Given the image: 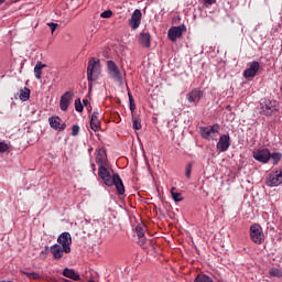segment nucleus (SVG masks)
Listing matches in <instances>:
<instances>
[{"instance_id":"15","label":"nucleus","mask_w":282,"mask_h":282,"mask_svg":"<svg viewBox=\"0 0 282 282\" xmlns=\"http://www.w3.org/2000/svg\"><path fill=\"white\" fill-rule=\"evenodd\" d=\"M96 163L98 166H109L107 163V152L105 150H99L96 156Z\"/></svg>"},{"instance_id":"7","label":"nucleus","mask_w":282,"mask_h":282,"mask_svg":"<svg viewBox=\"0 0 282 282\" xmlns=\"http://www.w3.org/2000/svg\"><path fill=\"white\" fill-rule=\"evenodd\" d=\"M186 31V25L181 24L178 26H172L167 31V39L172 41V43H175L177 39H182V34Z\"/></svg>"},{"instance_id":"25","label":"nucleus","mask_w":282,"mask_h":282,"mask_svg":"<svg viewBox=\"0 0 282 282\" xmlns=\"http://www.w3.org/2000/svg\"><path fill=\"white\" fill-rule=\"evenodd\" d=\"M171 195L174 202H183L184 197L182 196V193L175 192V187H172Z\"/></svg>"},{"instance_id":"16","label":"nucleus","mask_w":282,"mask_h":282,"mask_svg":"<svg viewBox=\"0 0 282 282\" xmlns=\"http://www.w3.org/2000/svg\"><path fill=\"white\" fill-rule=\"evenodd\" d=\"M139 43L142 47H151V34L141 32L139 35Z\"/></svg>"},{"instance_id":"14","label":"nucleus","mask_w":282,"mask_h":282,"mask_svg":"<svg viewBox=\"0 0 282 282\" xmlns=\"http://www.w3.org/2000/svg\"><path fill=\"white\" fill-rule=\"evenodd\" d=\"M51 253L56 260L63 259V254H65V247H62L61 245H53L51 247Z\"/></svg>"},{"instance_id":"6","label":"nucleus","mask_w":282,"mask_h":282,"mask_svg":"<svg viewBox=\"0 0 282 282\" xmlns=\"http://www.w3.org/2000/svg\"><path fill=\"white\" fill-rule=\"evenodd\" d=\"M57 243L64 248L65 254L72 252V235L69 232H63L57 238Z\"/></svg>"},{"instance_id":"35","label":"nucleus","mask_w":282,"mask_h":282,"mask_svg":"<svg viewBox=\"0 0 282 282\" xmlns=\"http://www.w3.org/2000/svg\"><path fill=\"white\" fill-rule=\"evenodd\" d=\"M8 149H10V145H8V143L6 142H0V153H6V151H8Z\"/></svg>"},{"instance_id":"13","label":"nucleus","mask_w":282,"mask_h":282,"mask_svg":"<svg viewBox=\"0 0 282 282\" xmlns=\"http://www.w3.org/2000/svg\"><path fill=\"white\" fill-rule=\"evenodd\" d=\"M48 122L51 128L55 129V131H65V122H63V119L59 117H51Z\"/></svg>"},{"instance_id":"39","label":"nucleus","mask_w":282,"mask_h":282,"mask_svg":"<svg viewBox=\"0 0 282 282\" xmlns=\"http://www.w3.org/2000/svg\"><path fill=\"white\" fill-rule=\"evenodd\" d=\"M112 78H117V80H121L120 72H115L111 74Z\"/></svg>"},{"instance_id":"37","label":"nucleus","mask_w":282,"mask_h":282,"mask_svg":"<svg viewBox=\"0 0 282 282\" xmlns=\"http://www.w3.org/2000/svg\"><path fill=\"white\" fill-rule=\"evenodd\" d=\"M80 131V127L78 126H73L72 128V135H77Z\"/></svg>"},{"instance_id":"24","label":"nucleus","mask_w":282,"mask_h":282,"mask_svg":"<svg viewBox=\"0 0 282 282\" xmlns=\"http://www.w3.org/2000/svg\"><path fill=\"white\" fill-rule=\"evenodd\" d=\"M100 78V73L99 72H89L87 74V79L89 83H96Z\"/></svg>"},{"instance_id":"9","label":"nucleus","mask_w":282,"mask_h":282,"mask_svg":"<svg viewBox=\"0 0 282 282\" xmlns=\"http://www.w3.org/2000/svg\"><path fill=\"white\" fill-rule=\"evenodd\" d=\"M216 149L220 152V153H226V151L228 149H230V135L228 134H221L217 144H216Z\"/></svg>"},{"instance_id":"20","label":"nucleus","mask_w":282,"mask_h":282,"mask_svg":"<svg viewBox=\"0 0 282 282\" xmlns=\"http://www.w3.org/2000/svg\"><path fill=\"white\" fill-rule=\"evenodd\" d=\"M30 88L24 87L22 89H20V94H19V98L20 100H22V102H28V100H30Z\"/></svg>"},{"instance_id":"2","label":"nucleus","mask_w":282,"mask_h":282,"mask_svg":"<svg viewBox=\"0 0 282 282\" xmlns=\"http://www.w3.org/2000/svg\"><path fill=\"white\" fill-rule=\"evenodd\" d=\"M260 113L262 116H279L281 113V104L276 100L264 99L260 102Z\"/></svg>"},{"instance_id":"11","label":"nucleus","mask_w":282,"mask_h":282,"mask_svg":"<svg viewBox=\"0 0 282 282\" xmlns=\"http://www.w3.org/2000/svg\"><path fill=\"white\" fill-rule=\"evenodd\" d=\"M129 23L132 30H138L140 28V23H142V11L135 9L129 20Z\"/></svg>"},{"instance_id":"36","label":"nucleus","mask_w":282,"mask_h":282,"mask_svg":"<svg viewBox=\"0 0 282 282\" xmlns=\"http://www.w3.org/2000/svg\"><path fill=\"white\" fill-rule=\"evenodd\" d=\"M46 25L51 29L52 34H54V32H56V28H58V24L54 22H48Z\"/></svg>"},{"instance_id":"21","label":"nucleus","mask_w":282,"mask_h":282,"mask_svg":"<svg viewBox=\"0 0 282 282\" xmlns=\"http://www.w3.org/2000/svg\"><path fill=\"white\" fill-rule=\"evenodd\" d=\"M135 232L139 239H142L144 237V232H147V226H144V224L137 225Z\"/></svg>"},{"instance_id":"28","label":"nucleus","mask_w":282,"mask_h":282,"mask_svg":"<svg viewBox=\"0 0 282 282\" xmlns=\"http://www.w3.org/2000/svg\"><path fill=\"white\" fill-rule=\"evenodd\" d=\"M269 274L271 276H278V279H280V276H282V272L280 269L273 268L270 270Z\"/></svg>"},{"instance_id":"27","label":"nucleus","mask_w":282,"mask_h":282,"mask_svg":"<svg viewBox=\"0 0 282 282\" xmlns=\"http://www.w3.org/2000/svg\"><path fill=\"white\" fill-rule=\"evenodd\" d=\"M108 72H118V66L116 65V62L108 61L107 62Z\"/></svg>"},{"instance_id":"41","label":"nucleus","mask_w":282,"mask_h":282,"mask_svg":"<svg viewBox=\"0 0 282 282\" xmlns=\"http://www.w3.org/2000/svg\"><path fill=\"white\" fill-rule=\"evenodd\" d=\"M41 75H42L41 72H36V73H35V78H37V80H41Z\"/></svg>"},{"instance_id":"5","label":"nucleus","mask_w":282,"mask_h":282,"mask_svg":"<svg viewBox=\"0 0 282 282\" xmlns=\"http://www.w3.org/2000/svg\"><path fill=\"white\" fill-rule=\"evenodd\" d=\"M220 126L215 123L214 126L200 128V135L204 140H217L219 135Z\"/></svg>"},{"instance_id":"29","label":"nucleus","mask_w":282,"mask_h":282,"mask_svg":"<svg viewBox=\"0 0 282 282\" xmlns=\"http://www.w3.org/2000/svg\"><path fill=\"white\" fill-rule=\"evenodd\" d=\"M100 17H101V19H111V17H113V11L106 10V11L101 12Z\"/></svg>"},{"instance_id":"8","label":"nucleus","mask_w":282,"mask_h":282,"mask_svg":"<svg viewBox=\"0 0 282 282\" xmlns=\"http://www.w3.org/2000/svg\"><path fill=\"white\" fill-rule=\"evenodd\" d=\"M253 159H256L257 162H261V164H268V162H270V150L259 149L253 151Z\"/></svg>"},{"instance_id":"32","label":"nucleus","mask_w":282,"mask_h":282,"mask_svg":"<svg viewBox=\"0 0 282 282\" xmlns=\"http://www.w3.org/2000/svg\"><path fill=\"white\" fill-rule=\"evenodd\" d=\"M254 76H257L256 72H245L243 73V77L247 78V80H252V78H254Z\"/></svg>"},{"instance_id":"1","label":"nucleus","mask_w":282,"mask_h":282,"mask_svg":"<svg viewBox=\"0 0 282 282\" xmlns=\"http://www.w3.org/2000/svg\"><path fill=\"white\" fill-rule=\"evenodd\" d=\"M98 176L104 182L105 186H116L117 193L124 195V183H122V178H120L118 173L111 175L108 166H99Z\"/></svg>"},{"instance_id":"18","label":"nucleus","mask_w":282,"mask_h":282,"mask_svg":"<svg viewBox=\"0 0 282 282\" xmlns=\"http://www.w3.org/2000/svg\"><path fill=\"white\" fill-rule=\"evenodd\" d=\"M90 129L93 131H100V119L98 118V112H94L90 118Z\"/></svg>"},{"instance_id":"44","label":"nucleus","mask_w":282,"mask_h":282,"mask_svg":"<svg viewBox=\"0 0 282 282\" xmlns=\"http://www.w3.org/2000/svg\"><path fill=\"white\" fill-rule=\"evenodd\" d=\"M2 3H6V0H0V6H2Z\"/></svg>"},{"instance_id":"31","label":"nucleus","mask_w":282,"mask_h":282,"mask_svg":"<svg viewBox=\"0 0 282 282\" xmlns=\"http://www.w3.org/2000/svg\"><path fill=\"white\" fill-rule=\"evenodd\" d=\"M41 69H47V66L45 64H43L42 62H37L34 67V72H41Z\"/></svg>"},{"instance_id":"3","label":"nucleus","mask_w":282,"mask_h":282,"mask_svg":"<svg viewBox=\"0 0 282 282\" xmlns=\"http://www.w3.org/2000/svg\"><path fill=\"white\" fill-rule=\"evenodd\" d=\"M267 186L276 187L282 184V167H278L269 173L265 178Z\"/></svg>"},{"instance_id":"40","label":"nucleus","mask_w":282,"mask_h":282,"mask_svg":"<svg viewBox=\"0 0 282 282\" xmlns=\"http://www.w3.org/2000/svg\"><path fill=\"white\" fill-rule=\"evenodd\" d=\"M206 6H213V3H217V0H203Z\"/></svg>"},{"instance_id":"23","label":"nucleus","mask_w":282,"mask_h":282,"mask_svg":"<svg viewBox=\"0 0 282 282\" xmlns=\"http://www.w3.org/2000/svg\"><path fill=\"white\" fill-rule=\"evenodd\" d=\"M21 274H24L25 276H28V279H32L33 281H39V279H41V274L36 273V272H28V271H20Z\"/></svg>"},{"instance_id":"22","label":"nucleus","mask_w":282,"mask_h":282,"mask_svg":"<svg viewBox=\"0 0 282 282\" xmlns=\"http://www.w3.org/2000/svg\"><path fill=\"white\" fill-rule=\"evenodd\" d=\"M282 154L280 152H273L270 153V160L272 161V164L275 166V164H279L281 162Z\"/></svg>"},{"instance_id":"38","label":"nucleus","mask_w":282,"mask_h":282,"mask_svg":"<svg viewBox=\"0 0 282 282\" xmlns=\"http://www.w3.org/2000/svg\"><path fill=\"white\" fill-rule=\"evenodd\" d=\"M130 98V110L135 111V104H133V98L131 97V95H129Z\"/></svg>"},{"instance_id":"12","label":"nucleus","mask_w":282,"mask_h":282,"mask_svg":"<svg viewBox=\"0 0 282 282\" xmlns=\"http://www.w3.org/2000/svg\"><path fill=\"white\" fill-rule=\"evenodd\" d=\"M74 94H72V91H66L59 100V109L62 111H67V109H69V105L72 102V98H73Z\"/></svg>"},{"instance_id":"10","label":"nucleus","mask_w":282,"mask_h":282,"mask_svg":"<svg viewBox=\"0 0 282 282\" xmlns=\"http://www.w3.org/2000/svg\"><path fill=\"white\" fill-rule=\"evenodd\" d=\"M204 98V91L199 89H193L191 93L187 94V100L191 105L197 107L199 101Z\"/></svg>"},{"instance_id":"34","label":"nucleus","mask_w":282,"mask_h":282,"mask_svg":"<svg viewBox=\"0 0 282 282\" xmlns=\"http://www.w3.org/2000/svg\"><path fill=\"white\" fill-rule=\"evenodd\" d=\"M192 171H193V164L188 163L185 167V175L187 178H191Z\"/></svg>"},{"instance_id":"30","label":"nucleus","mask_w":282,"mask_h":282,"mask_svg":"<svg viewBox=\"0 0 282 282\" xmlns=\"http://www.w3.org/2000/svg\"><path fill=\"white\" fill-rule=\"evenodd\" d=\"M259 67H260L259 62H252L250 67L246 69V72H257Z\"/></svg>"},{"instance_id":"33","label":"nucleus","mask_w":282,"mask_h":282,"mask_svg":"<svg viewBox=\"0 0 282 282\" xmlns=\"http://www.w3.org/2000/svg\"><path fill=\"white\" fill-rule=\"evenodd\" d=\"M75 110L79 113L83 112V102H80V99L75 100Z\"/></svg>"},{"instance_id":"42","label":"nucleus","mask_w":282,"mask_h":282,"mask_svg":"<svg viewBox=\"0 0 282 282\" xmlns=\"http://www.w3.org/2000/svg\"><path fill=\"white\" fill-rule=\"evenodd\" d=\"M83 105H84L85 107H87V105H89V100L84 99V100H83Z\"/></svg>"},{"instance_id":"26","label":"nucleus","mask_w":282,"mask_h":282,"mask_svg":"<svg viewBox=\"0 0 282 282\" xmlns=\"http://www.w3.org/2000/svg\"><path fill=\"white\" fill-rule=\"evenodd\" d=\"M132 127L135 129V131H140V129H142V121L140 120V117L133 118Z\"/></svg>"},{"instance_id":"17","label":"nucleus","mask_w":282,"mask_h":282,"mask_svg":"<svg viewBox=\"0 0 282 282\" xmlns=\"http://www.w3.org/2000/svg\"><path fill=\"white\" fill-rule=\"evenodd\" d=\"M87 72H100V59L93 57L88 62Z\"/></svg>"},{"instance_id":"43","label":"nucleus","mask_w":282,"mask_h":282,"mask_svg":"<svg viewBox=\"0 0 282 282\" xmlns=\"http://www.w3.org/2000/svg\"><path fill=\"white\" fill-rule=\"evenodd\" d=\"M93 172L96 173V164H91Z\"/></svg>"},{"instance_id":"4","label":"nucleus","mask_w":282,"mask_h":282,"mask_svg":"<svg viewBox=\"0 0 282 282\" xmlns=\"http://www.w3.org/2000/svg\"><path fill=\"white\" fill-rule=\"evenodd\" d=\"M250 238L253 243H258L259 246L265 241V235L261 225L253 224L250 226Z\"/></svg>"},{"instance_id":"19","label":"nucleus","mask_w":282,"mask_h":282,"mask_svg":"<svg viewBox=\"0 0 282 282\" xmlns=\"http://www.w3.org/2000/svg\"><path fill=\"white\" fill-rule=\"evenodd\" d=\"M63 275L67 279H72L73 281H80V274H78L74 269H64Z\"/></svg>"}]
</instances>
